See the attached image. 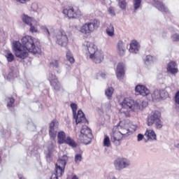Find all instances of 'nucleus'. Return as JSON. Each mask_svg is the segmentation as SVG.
I'll return each mask as SVG.
<instances>
[{
  "label": "nucleus",
  "mask_w": 179,
  "mask_h": 179,
  "mask_svg": "<svg viewBox=\"0 0 179 179\" xmlns=\"http://www.w3.org/2000/svg\"><path fill=\"white\" fill-rule=\"evenodd\" d=\"M175 103L179 106V91H178L175 94Z\"/></svg>",
  "instance_id": "49530a36"
},
{
  "label": "nucleus",
  "mask_w": 179,
  "mask_h": 179,
  "mask_svg": "<svg viewBox=\"0 0 179 179\" xmlns=\"http://www.w3.org/2000/svg\"><path fill=\"white\" fill-rule=\"evenodd\" d=\"M80 162H82V155L76 154L75 155V162L76 163V164H79Z\"/></svg>",
  "instance_id": "79ce46f5"
},
{
  "label": "nucleus",
  "mask_w": 179,
  "mask_h": 179,
  "mask_svg": "<svg viewBox=\"0 0 179 179\" xmlns=\"http://www.w3.org/2000/svg\"><path fill=\"white\" fill-rule=\"evenodd\" d=\"M50 85L51 86H52V87H54L56 92H61L64 90V88H62V86L61 85V83H59V81H58V80L54 82H51Z\"/></svg>",
  "instance_id": "a878e982"
},
{
  "label": "nucleus",
  "mask_w": 179,
  "mask_h": 179,
  "mask_svg": "<svg viewBox=\"0 0 179 179\" xmlns=\"http://www.w3.org/2000/svg\"><path fill=\"white\" fill-rule=\"evenodd\" d=\"M176 148H179V143H178V144L176 145Z\"/></svg>",
  "instance_id": "5fc2aeb1"
},
{
  "label": "nucleus",
  "mask_w": 179,
  "mask_h": 179,
  "mask_svg": "<svg viewBox=\"0 0 179 179\" xmlns=\"http://www.w3.org/2000/svg\"><path fill=\"white\" fill-rule=\"evenodd\" d=\"M171 40L172 41H179V34H174L171 36Z\"/></svg>",
  "instance_id": "c03bdc74"
},
{
  "label": "nucleus",
  "mask_w": 179,
  "mask_h": 179,
  "mask_svg": "<svg viewBox=\"0 0 179 179\" xmlns=\"http://www.w3.org/2000/svg\"><path fill=\"white\" fill-rule=\"evenodd\" d=\"M154 124H155L157 129H160L163 128V122H162L160 118H159L157 120V122H155Z\"/></svg>",
  "instance_id": "58836bf2"
},
{
  "label": "nucleus",
  "mask_w": 179,
  "mask_h": 179,
  "mask_svg": "<svg viewBox=\"0 0 179 179\" xmlns=\"http://www.w3.org/2000/svg\"><path fill=\"white\" fill-rule=\"evenodd\" d=\"M152 5H154V6L160 12H165V13H167V12H169V9L167 8V7H166V6L163 4V3L159 1L153 0Z\"/></svg>",
  "instance_id": "6ab92c4d"
},
{
  "label": "nucleus",
  "mask_w": 179,
  "mask_h": 179,
  "mask_svg": "<svg viewBox=\"0 0 179 179\" xmlns=\"http://www.w3.org/2000/svg\"><path fill=\"white\" fill-rule=\"evenodd\" d=\"M66 137V135L65 134V132L59 131L57 135L58 143H59V145H62V143H65Z\"/></svg>",
  "instance_id": "cd10ccee"
},
{
  "label": "nucleus",
  "mask_w": 179,
  "mask_h": 179,
  "mask_svg": "<svg viewBox=\"0 0 179 179\" xmlns=\"http://www.w3.org/2000/svg\"><path fill=\"white\" fill-rule=\"evenodd\" d=\"M118 6L122 10H125L128 6V1L127 0H117Z\"/></svg>",
  "instance_id": "7c9ffc66"
},
{
  "label": "nucleus",
  "mask_w": 179,
  "mask_h": 179,
  "mask_svg": "<svg viewBox=\"0 0 179 179\" xmlns=\"http://www.w3.org/2000/svg\"><path fill=\"white\" fill-rule=\"evenodd\" d=\"M117 52L120 57L125 55V43L122 41H119L117 45Z\"/></svg>",
  "instance_id": "412c9836"
},
{
  "label": "nucleus",
  "mask_w": 179,
  "mask_h": 179,
  "mask_svg": "<svg viewBox=\"0 0 179 179\" xmlns=\"http://www.w3.org/2000/svg\"><path fill=\"white\" fill-rule=\"evenodd\" d=\"M103 146L106 148H110V146H111V141L110 140V137L107 135L104 136Z\"/></svg>",
  "instance_id": "72a5a7b5"
},
{
  "label": "nucleus",
  "mask_w": 179,
  "mask_h": 179,
  "mask_svg": "<svg viewBox=\"0 0 179 179\" xmlns=\"http://www.w3.org/2000/svg\"><path fill=\"white\" fill-rule=\"evenodd\" d=\"M6 58L8 61V62H13L15 60V55L13 54L8 52L6 55Z\"/></svg>",
  "instance_id": "4c0bfd02"
},
{
  "label": "nucleus",
  "mask_w": 179,
  "mask_h": 179,
  "mask_svg": "<svg viewBox=\"0 0 179 179\" xmlns=\"http://www.w3.org/2000/svg\"><path fill=\"white\" fill-rule=\"evenodd\" d=\"M143 138H144L143 134H138L137 135V141H138V142H141V141H142L143 139Z\"/></svg>",
  "instance_id": "de8ad7c7"
},
{
  "label": "nucleus",
  "mask_w": 179,
  "mask_h": 179,
  "mask_svg": "<svg viewBox=\"0 0 179 179\" xmlns=\"http://www.w3.org/2000/svg\"><path fill=\"white\" fill-rule=\"evenodd\" d=\"M21 19L25 24H27L28 26L32 23H34V19L33 17H29V15L23 14L21 16Z\"/></svg>",
  "instance_id": "393cba45"
},
{
  "label": "nucleus",
  "mask_w": 179,
  "mask_h": 179,
  "mask_svg": "<svg viewBox=\"0 0 179 179\" xmlns=\"http://www.w3.org/2000/svg\"><path fill=\"white\" fill-rule=\"evenodd\" d=\"M117 125L122 126V127H120L119 129H117V131H119L120 135H122V138H125L128 136V134L129 133V129L122 127L123 125L122 122L120 121L119 124H117Z\"/></svg>",
  "instance_id": "4be33fe9"
},
{
  "label": "nucleus",
  "mask_w": 179,
  "mask_h": 179,
  "mask_svg": "<svg viewBox=\"0 0 179 179\" xmlns=\"http://www.w3.org/2000/svg\"><path fill=\"white\" fill-rule=\"evenodd\" d=\"M121 124L116 125L113 127L112 134L110 135V141L115 145V146H120L121 145V141H122V135L117 129H120Z\"/></svg>",
  "instance_id": "1a4fd4ad"
},
{
  "label": "nucleus",
  "mask_w": 179,
  "mask_h": 179,
  "mask_svg": "<svg viewBox=\"0 0 179 179\" xmlns=\"http://www.w3.org/2000/svg\"><path fill=\"white\" fill-rule=\"evenodd\" d=\"M64 143L69 145V146H71V148H76V146H78L76 142L69 136L66 137V140H64Z\"/></svg>",
  "instance_id": "c756f323"
},
{
  "label": "nucleus",
  "mask_w": 179,
  "mask_h": 179,
  "mask_svg": "<svg viewBox=\"0 0 179 179\" xmlns=\"http://www.w3.org/2000/svg\"><path fill=\"white\" fill-rule=\"evenodd\" d=\"M33 23L34 22H32L31 24H29V31L31 33H38V29H37V25L36 24H33Z\"/></svg>",
  "instance_id": "e433bc0d"
},
{
  "label": "nucleus",
  "mask_w": 179,
  "mask_h": 179,
  "mask_svg": "<svg viewBox=\"0 0 179 179\" xmlns=\"http://www.w3.org/2000/svg\"><path fill=\"white\" fill-rule=\"evenodd\" d=\"M141 3H142V0H133V6L134 10H138L141 8Z\"/></svg>",
  "instance_id": "f704fd0d"
},
{
  "label": "nucleus",
  "mask_w": 179,
  "mask_h": 179,
  "mask_svg": "<svg viewBox=\"0 0 179 179\" xmlns=\"http://www.w3.org/2000/svg\"><path fill=\"white\" fill-rule=\"evenodd\" d=\"M166 71L170 75L176 76L178 73V66L175 62H171L167 64Z\"/></svg>",
  "instance_id": "dca6fc26"
},
{
  "label": "nucleus",
  "mask_w": 179,
  "mask_h": 179,
  "mask_svg": "<svg viewBox=\"0 0 179 179\" xmlns=\"http://www.w3.org/2000/svg\"><path fill=\"white\" fill-rule=\"evenodd\" d=\"M0 162H1V157H0Z\"/></svg>",
  "instance_id": "4d7b16f0"
},
{
  "label": "nucleus",
  "mask_w": 179,
  "mask_h": 179,
  "mask_svg": "<svg viewBox=\"0 0 179 179\" xmlns=\"http://www.w3.org/2000/svg\"><path fill=\"white\" fill-rule=\"evenodd\" d=\"M50 66L56 71L57 73H61L62 72V68L61 67V61L54 59L50 62Z\"/></svg>",
  "instance_id": "aec40b11"
},
{
  "label": "nucleus",
  "mask_w": 179,
  "mask_h": 179,
  "mask_svg": "<svg viewBox=\"0 0 179 179\" xmlns=\"http://www.w3.org/2000/svg\"><path fill=\"white\" fill-rule=\"evenodd\" d=\"M113 164L115 170L120 171L127 169V167H129L131 162L128 159L119 157L114 161Z\"/></svg>",
  "instance_id": "9b49d317"
},
{
  "label": "nucleus",
  "mask_w": 179,
  "mask_h": 179,
  "mask_svg": "<svg viewBox=\"0 0 179 179\" xmlns=\"http://www.w3.org/2000/svg\"><path fill=\"white\" fill-rule=\"evenodd\" d=\"M66 57L67 61L70 62V64H74L75 63V58H73V55L72 54V52L70 50H68L66 53Z\"/></svg>",
  "instance_id": "2f4dec72"
},
{
  "label": "nucleus",
  "mask_w": 179,
  "mask_h": 179,
  "mask_svg": "<svg viewBox=\"0 0 179 179\" xmlns=\"http://www.w3.org/2000/svg\"><path fill=\"white\" fill-rule=\"evenodd\" d=\"M106 33L109 37H114L115 29L113 24L109 23L106 24Z\"/></svg>",
  "instance_id": "b1692460"
},
{
  "label": "nucleus",
  "mask_w": 179,
  "mask_h": 179,
  "mask_svg": "<svg viewBox=\"0 0 179 179\" xmlns=\"http://www.w3.org/2000/svg\"><path fill=\"white\" fill-rule=\"evenodd\" d=\"M13 75V72H10V73H8V76H7V79H8V80H10V79H12Z\"/></svg>",
  "instance_id": "8fccbe9b"
},
{
  "label": "nucleus",
  "mask_w": 179,
  "mask_h": 179,
  "mask_svg": "<svg viewBox=\"0 0 179 179\" xmlns=\"http://www.w3.org/2000/svg\"><path fill=\"white\" fill-rule=\"evenodd\" d=\"M55 34L57 44H59V45H61L62 47H66V45H68L69 40L65 31L62 29L57 30Z\"/></svg>",
  "instance_id": "9d476101"
},
{
  "label": "nucleus",
  "mask_w": 179,
  "mask_h": 179,
  "mask_svg": "<svg viewBox=\"0 0 179 179\" xmlns=\"http://www.w3.org/2000/svg\"><path fill=\"white\" fill-rule=\"evenodd\" d=\"M27 128L29 129V131H35L36 130V125L33 122H29L27 124Z\"/></svg>",
  "instance_id": "a19ab883"
},
{
  "label": "nucleus",
  "mask_w": 179,
  "mask_h": 179,
  "mask_svg": "<svg viewBox=\"0 0 179 179\" xmlns=\"http://www.w3.org/2000/svg\"><path fill=\"white\" fill-rule=\"evenodd\" d=\"M141 48V45L139 42L136 41V40H132L130 43L129 52L131 54H138L139 52V50Z\"/></svg>",
  "instance_id": "a211bd4d"
},
{
  "label": "nucleus",
  "mask_w": 179,
  "mask_h": 179,
  "mask_svg": "<svg viewBox=\"0 0 179 179\" xmlns=\"http://www.w3.org/2000/svg\"><path fill=\"white\" fill-rule=\"evenodd\" d=\"M101 108L102 111H107V110L110 108V103H102Z\"/></svg>",
  "instance_id": "37998d69"
},
{
  "label": "nucleus",
  "mask_w": 179,
  "mask_h": 179,
  "mask_svg": "<svg viewBox=\"0 0 179 179\" xmlns=\"http://www.w3.org/2000/svg\"><path fill=\"white\" fill-rule=\"evenodd\" d=\"M108 12L111 16H115V11L114 10V7H109Z\"/></svg>",
  "instance_id": "a18cd8bd"
},
{
  "label": "nucleus",
  "mask_w": 179,
  "mask_h": 179,
  "mask_svg": "<svg viewBox=\"0 0 179 179\" xmlns=\"http://www.w3.org/2000/svg\"><path fill=\"white\" fill-rule=\"evenodd\" d=\"M83 48L87 51L90 59L95 64H101L104 61V54L101 50H98L97 46L93 43L89 41L84 42Z\"/></svg>",
  "instance_id": "f03ea898"
},
{
  "label": "nucleus",
  "mask_w": 179,
  "mask_h": 179,
  "mask_svg": "<svg viewBox=\"0 0 179 179\" xmlns=\"http://www.w3.org/2000/svg\"><path fill=\"white\" fill-rule=\"evenodd\" d=\"M157 61L156 57H153L152 55H147L145 59V63L146 65H150V64H155Z\"/></svg>",
  "instance_id": "c85d7f7f"
},
{
  "label": "nucleus",
  "mask_w": 179,
  "mask_h": 179,
  "mask_svg": "<svg viewBox=\"0 0 179 179\" xmlns=\"http://www.w3.org/2000/svg\"><path fill=\"white\" fill-rule=\"evenodd\" d=\"M17 2L20 3H27V2L30 1V0H15Z\"/></svg>",
  "instance_id": "09e8293b"
},
{
  "label": "nucleus",
  "mask_w": 179,
  "mask_h": 179,
  "mask_svg": "<svg viewBox=\"0 0 179 179\" xmlns=\"http://www.w3.org/2000/svg\"><path fill=\"white\" fill-rule=\"evenodd\" d=\"M120 106L122 108L120 113L124 114L125 117H129L131 113H135L138 110H141V105L137 101H134L131 98H124L122 101H120Z\"/></svg>",
  "instance_id": "7ed1b4c3"
},
{
  "label": "nucleus",
  "mask_w": 179,
  "mask_h": 179,
  "mask_svg": "<svg viewBox=\"0 0 179 179\" xmlns=\"http://www.w3.org/2000/svg\"><path fill=\"white\" fill-rule=\"evenodd\" d=\"M58 127H59V123H58V120L55 119L52 120L49 127V135L52 139H55V138L57 137Z\"/></svg>",
  "instance_id": "f8f14e48"
},
{
  "label": "nucleus",
  "mask_w": 179,
  "mask_h": 179,
  "mask_svg": "<svg viewBox=\"0 0 179 179\" xmlns=\"http://www.w3.org/2000/svg\"><path fill=\"white\" fill-rule=\"evenodd\" d=\"M169 97V92L166 90H155L152 94V100H162Z\"/></svg>",
  "instance_id": "ddd939ff"
},
{
  "label": "nucleus",
  "mask_w": 179,
  "mask_h": 179,
  "mask_svg": "<svg viewBox=\"0 0 179 179\" xmlns=\"http://www.w3.org/2000/svg\"><path fill=\"white\" fill-rule=\"evenodd\" d=\"M18 178L19 179H25L24 177H23V175H22V174H18Z\"/></svg>",
  "instance_id": "864d4df0"
},
{
  "label": "nucleus",
  "mask_w": 179,
  "mask_h": 179,
  "mask_svg": "<svg viewBox=\"0 0 179 179\" xmlns=\"http://www.w3.org/2000/svg\"><path fill=\"white\" fill-rule=\"evenodd\" d=\"M62 13L65 17H69V19H76L82 15V11L78 7L72 6L64 7Z\"/></svg>",
  "instance_id": "0eeeda50"
},
{
  "label": "nucleus",
  "mask_w": 179,
  "mask_h": 179,
  "mask_svg": "<svg viewBox=\"0 0 179 179\" xmlns=\"http://www.w3.org/2000/svg\"><path fill=\"white\" fill-rule=\"evenodd\" d=\"M113 94H114V88L113 87H108L105 90V96H106L108 100H111L113 99Z\"/></svg>",
  "instance_id": "bb28decb"
},
{
  "label": "nucleus",
  "mask_w": 179,
  "mask_h": 179,
  "mask_svg": "<svg viewBox=\"0 0 179 179\" xmlns=\"http://www.w3.org/2000/svg\"><path fill=\"white\" fill-rule=\"evenodd\" d=\"M161 117L162 113H160L159 110L152 111L150 115L147 118V124L148 127H152Z\"/></svg>",
  "instance_id": "4468645a"
},
{
  "label": "nucleus",
  "mask_w": 179,
  "mask_h": 179,
  "mask_svg": "<svg viewBox=\"0 0 179 179\" xmlns=\"http://www.w3.org/2000/svg\"><path fill=\"white\" fill-rule=\"evenodd\" d=\"M145 136H147L148 141H157V136H156V133L152 129L146 130Z\"/></svg>",
  "instance_id": "5701e85b"
},
{
  "label": "nucleus",
  "mask_w": 179,
  "mask_h": 179,
  "mask_svg": "<svg viewBox=\"0 0 179 179\" xmlns=\"http://www.w3.org/2000/svg\"><path fill=\"white\" fill-rule=\"evenodd\" d=\"M67 162L68 156L64 155L60 157L55 164V173L52 175L50 179H58V178L62 177L64 173H65V166H66Z\"/></svg>",
  "instance_id": "20e7f679"
},
{
  "label": "nucleus",
  "mask_w": 179,
  "mask_h": 179,
  "mask_svg": "<svg viewBox=\"0 0 179 179\" xmlns=\"http://www.w3.org/2000/svg\"><path fill=\"white\" fill-rule=\"evenodd\" d=\"M79 141L85 145H89L93 139V134H92V129L87 126H83L81 131L80 135L78 137Z\"/></svg>",
  "instance_id": "423d86ee"
},
{
  "label": "nucleus",
  "mask_w": 179,
  "mask_h": 179,
  "mask_svg": "<svg viewBox=\"0 0 179 179\" xmlns=\"http://www.w3.org/2000/svg\"><path fill=\"white\" fill-rule=\"evenodd\" d=\"M100 27V21L99 20L94 19V20L86 22L82 25L80 29V33L85 34V36H89L92 34L94 30H97Z\"/></svg>",
  "instance_id": "39448f33"
},
{
  "label": "nucleus",
  "mask_w": 179,
  "mask_h": 179,
  "mask_svg": "<svg viewBox=\"0 0 179 179\" xmlns=\"http://www.w3.org/2000/svg\"><path fill=\"white\" fill-rule=\"evenodd\" d=\"M71 108L73 111V117L76 120V124L77 125L80 123L88 124L87 120L85 117V113L81 110H79L76 115V111L78 110V105L76 103H71Z\"/></svg>",
  "instance_id": "6e6552de"
},
{
  "label": "nucleus",
  "mask_w": 179,
  "mask_h": 179,
  "mask_svg": "<svg viewBox=\"0 0 179 179\" xmlns=\"http://www.w3.org/2000/svg\"><path fill=\"white\" fill-rule=\"evenodd\" d=\"M7 107L9 108L10 107H12L13 106V103H15V99L10 97L7 99Z\"/></svg>",
  "instance_id": "ea45409f"
},
{
  "label": "nucleus",
  "mask_w": 179,
  "mask_h": 179,
  "mask_svg": "<svg viewBox=\"0 0 179 179\" xmlns=\"http://www.w3.org/2000/svg\"><path fill=\"white\" fill-rule=\"evenodd\" d=\"M48 80H49L50 83L51 84V82H56L58 80V78L55 76V74L52 73H49L48 76Z\"/></svg>",
  "instance_id": "c9c22d12"
},
{
  "label": "nucleus",
  "mask_w": 179,
  "mask_h": 179,
  "mask_svg": "<svg viewBox=\"0 0 179 179\" xmlns=\"http://www.w3.org/2000/svg\"><path fill=\"white\" fill-rule=\"evenodd\" d=\"M41 30H42V31L48 37V38H50V37H51V34L50 33V30H48V27H47L46 25L41 26Z\"/></svg>",
  "instance_id": "473e14b6"
},
{
  "label": "nucleus",
  "mask_w": 179,
  "mask_h": 179,
  "mask_svg": "<svg viewBox=\"0 0 179 179\" xmlns=\"http://www.w3.org/2000/svg\"><path fill=\"white\" fill-rule=\"evenodd\" d=\"M21 41L22 45L17 41L13 42V51L17 58L25 59L29 57V52H31L34 55H41L43 54L40 41L36 38L25 36L22 38Z\"/></svg>",
  "instance_id": "f257e3e1"
},
{
  "label": "nucleus",
  "mask_w": 179,
  "mask_h": 179,
  "mask_svg": "<svg viewBox=\"0 0 179 179\" xmlns=\"http://www.w3.org/2000/svg\"><path fill=\"white\" fill-rule=\"evenodd\" d=\"M100 76L102 78V79H104V78H106V73H100Z\"/></svg>",
  "instance_id": "603ef678"
},
{
  "label": "nucleus",
  "mask_w": 179,
  "mask_h": 179,
  "mask_svg": "<svg viewBox=\"0 0 179 179\" xmlns=\"http://www.w3.org/2000/svg\"><path fill=\"white\" fill-rule=\"evenodd\" d=\"M116 76L119 80H122L125 76V64L118 63L116 69Z\"/></svg>",
  "instance_id": "2eb2a0df"
},
{
  "label": "nucleus",
  "mask_w": 179,
  "mask_h": 179,
  "mask_svg": "<svg viewBox=\"0 0 179 179\" xmlns=\"http://www.w3.org/2000/svg\"><path fill=\"white\" fill-rule=\"evenodd\" d=\"M46 159H47V160L48 161H50V160H51V152H49L47 155H46Z\"/></svg>",
  "instance_id": "3c124183"
},
{
  "label": "nucleus",
  "mask_w": 179,
  "mask_h": 179,
  "mask_svg": "<svg viewBox=\"0 0 179 179\" xmlns=\"http://www.w3.org/2000/svg\"><path fill=\"white\" fill-rule=\"evenodd\" d=\"M144 103H145V106H146V102H143V104Z\"/></svg>",
  "instance_id": "6e6d98bb"
},
{
  "label": "nucleus",
  "mask_w": 179,
  "mask_h": 179,
  "mask_svg": "<svg viewBox=\"0 0 179 179\" xmlns=\"http://www.w3.org/2000/svg\"><path fill=\"white\" fill-rule=\"evenodd\" d=\"M135 92L137 94H141V96H148L150 94L149 89L145 87V85H138L135 87Z\"/></svg>",
  "instance_id": "f3484780"
}]
</instances>
